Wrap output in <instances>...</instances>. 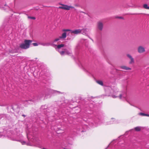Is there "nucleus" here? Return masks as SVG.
<instances>
[{"label": "nucleus", "instance_id": "nucleus-1", "mask_svg": "<svg viewBox=\"0 0 149 149\" xmlns=\"http://www.w3.org/2000/svg\"><path fill=\"white\" fill-rule=\"evenodd\" d=\"M27 138L29 141V142H28V143H26V142L25 141H22L21 140H18L17 138H15V136L14 135H13L10 137V139L13 141H19L20 142L22 145L26 144L28 146H30L31 145L30 141H33V134L30 133H27Z\"/></svg>", "mask_w": 149, "mask_h": 149}, {"label": "nucleus", "instance_id": "nucleus-2", "mask_svg": "<svg viewBox=\"0 0 149 149\" xmlns=\"http://www.w3.org/2000/svg\"><path fill=\"white\" fill-rule=\"evenodd\" d=\"M32 42L31 40H25L24 43L20 45V47L22 49H26L29 48L30 44Z\"/></svg>", "mask_w": 149, "mask_h": 149}, {"label": "nucleus", "instance_id": "nucleus-3", "mask_svg": "<svg viewBox=\"0 0 149 149\" xmlns=\"http://www.w3.org/2000/svg\"><path fill=\"white\" fill-rule=\"evenodd\" d=\"M60 54L63 55L64 54H66L68 55H70L72 54V52L70 50H68L66 49H65L64 50L61 51V52H59Z\"/></svg>", "mask_w": 149, "mask_h": 149}, {"label": "nucleus", "instance_id": "nucleus-4", "mask_svg": "<svg viewBox=\"0 0 149 149\" xmlns=\"http://www.w3.org/2000/svg\"><path fill=\"white\" fill-rule=\"evenodd\" d=\"M62 6H59V8L60 9H63L64 10H69L70 8H74V7L71 6H68L67 5L62 4Z\"/></svg>", "mask_w": 149, "mask_h": 149}, {"label": "nucleus", "instance_id": "nucleus-5", "mask_svg": "<svg viewBox=\"0 0 149 149\" xmlns=\"http://www.w3.org/2000/svg\"><path fill=\"white\" fill-rule=\"evenodd\" d=\"M127 57L129 58L130 61L129 62V63L130 64H132L134 63V60L132 56L129 54H127Z\"/></svg>", "mask_w": 149, "mask_h": 149}, {"label": "nucleus", "instance_id": "nucleus-6", "mask_svg": "<svg viewBox=\"0 0 149 149\" xmlns=\"http://www.w3.org/2000/svg\"><path fill=\"white\" fill-rule=\"evenodd\" d=\"M137 51L140 54L143 53L145 52V48L142 46H139L138 47Z\"/></svg>", "mask_w": 149, "mask_h": 149}, {"label": "nucleus", "instance_id": "nucleus-7", "mask_svg": "<svg viewBox=\"0 0 149 149\" xmlns=\"http://www.w3.org/2000/svg\"><path fill=\"white\" fill-rule=\"evenodd\" d=\"M105 90L108 93H112L115 92L114 90L110 87H106Z\"/></svg>", "mask_w": 149, "mask_h": 149}, {"label": "nucleus", "instance_id": "nucleus-8", "mask_svg": "<svg viewBox=\"0 0 149 149\" xmlns=\"http://www.w3.org/2000/svg\"><path fill=\"white\" fill-rule=\"evenodd\" d=\"M97 27L99 30L102 31L103 27V24L102 22L100 21L99 22L97 23Z\"/></svg>", "mask_w": 149, "mask_h": 149}, {"label": "nucleus", "instance_id": "nucleus-9", "mask_svg": "<svg viewBox=\"0 0 149 149\" xmlns=\"http://www.w3.org/2000/svg\"><path fill=\"white\" fill-rule=\"evenodd\" d=\"M55 47L56 50L59 52L61 51H60L59 49L62 48L64 47L65 45L63 44H61L58 45H55Z\"/></svg>", "mask_w": 149, "mask_h": 149}, {"label": "nucleus", "instance_id": "nucleus-10", "mask_svg": "<svg viewBox=\"0 0 149 149\" xmlns=\"http://www.w3.org/2000/svg\"><path fill=\"white\" fill-rule=\"evenodd\" d=\"M82 30L80 29H76L71 31V33L74 34H78L82 32Z\"/></svg>", "mask_w": 149, "mask_h": 149}, {"label": "nucleus", "instance_id": "nucleus-11", "mask_svg": "<svg viewBox=\"0 0 149 149\" xmlns=\"http://www.w3.org/2000/svg\"><path fill=\"white\" fill-rule=\"evenodd\" d=\"M127 97L126 94L125 92H123L120 95L119 98L121 99H125Z\"/></svg>", "mask_w": 149, "mask_h": 149}, {"label": "nucleus", "instance_id": "nucleus-12", "mask_svg": "<svg viewBox=\"0 0 149 149\" xmlns=\"http://www.w3.org/2000/svg\"><path fill=\"white\" fill-rule=\"evenodd\" d=\"M120 68L123 70H131V68L127 67L125 66H121L120 67Z\"/></svg>", "mask_w": 149, "mask_h": 149}, {"label": "nucleus", "instance_id": "nucleus-13", "mask_svg": "<svg viewBox=\"0 0 149 149\" xmlns=\"http://www.w3.org/2000/svg\"><path fill=\"white\" fill-rule=\"evenodd\" d=\"M66 33L65 32L62 34L61 36H60V38L61 39H65L66 38Z\"/></svg>", "mask_w": 149, "mask_h": 149}, {"label": "nucleus", "instance_id": "nucleus-14", "mask_svg": "<svg viewBox=\"0 0 149 149\" xmlns=\"http://www.w3.org/2000/svg\"><path fill=\"white\" fill-rule=\"evenodd\" d=\"M61 39V38H60V37H59L55 38L54 40H53L52 41V43L54 44L56 42L60 40Z\"/></svg>", "mask_w": 149, "mask_h": 149}, {"label": "nucleus", "instance_id": "nucleus-15", "mask_svg": "<svg viewBox=\"0 0 149 149\" xmlns=\"http://www.w3.org/2000/svg\"><path fill=\"white\" fill-rule=\"evenodd\" d=\"M96 81L97 84L101 86H103V85L102 81L101 80H97Z\"/></svg>", "mask_w": 149, "mask_h": 149}, {"label": "nucleus", "instance_id": "nucleus-16", "mask_svg": "<svg viewBox=\"0 0 149 149\" xmlns=\"http://www.w3.org/2000/svg\"><path fill=\"white\" fill-rule=\"evenodd\" d=\"M135 130L137 131H139L141 130V127H137L135 128Z\"/></svg>", "mask_w": 149, "mask_h": 149}, {"label": "nucleus", "instance_id": "nucleus-17", "mask_svg": "<svg viewBox=\"0 0 149 149\" xmlns=\"http://www.w3.org/2000/svg\"><path fill=\"white\" fill-rule=\"evenodd\" d=\"M143 7L145 9H149V6H148L147 4H144Z\"/></svg>", "mask_w": 149, "mask_h": 149}, {"label": "nucleus", "instance_id": "nucleus-18", "mask_svg": "<svg viewBox=\"0 0 149 149\" xmlns=\"http://www.w3.org/2000/svg\"><path fill=\"white\" fill-rule=\"evenodd\" d=\"M62 31H63L64 32L70 31L71 33V31H72V30L69 29H63Z\"/></svg>", "mask_w": 149, "mask_h": 149}, {"label": "nucleus", "instance_id": "nucleus-19", "mask_svg": "<svg viewBox=\"0 0 149 149\" xmlns=\"http://www.w3.org/2000/svg\"><path fill=\"white\" fill-rule=\"evenodd\" d=\"M81 30H82V32H81V33H82V34H86V29H81Z\"/></svg>", "mask_w": 149, "mask_h": 149}, {"label": "nucleus", "instance_id": "nucleus-20", "mask_svg": "<svg viewBox=\"0 0 149 149\" xmlns=\"http://www.w3.org/2000/svg\"><path fill=\"white\" fill-rule=\"evenodd\" d=\"M28 18L29 19H36V18L35 17H33L28 16Z\"/></svg>", "mask_w": 149, "mask_h": 149}, {"label": "nucleus", "instance_id": "nucleus-21", "mask_svg": "<svg viewBox=\"0 0 149 149\" xmlns=\"http://www.w3.org/2000/svg\"><path fill=\"white\" fill-rule=\"evenodd\" d=\"M114 123L113 122V121L111 120L109 122V123L107 124L109 125L110 124H112Z\"/></svg>", "mask_w": 149, "mask_h": 149}, {"label": "nucleus", "instance_id": "nucleus-22", "mask_svg": "<svg viewBox=\"0 0 149 149\" xmlns=\"http://www.w3.org/2000/svg\"><path fill=\"white\" fill-rule=\"evenodd\" d=\"M139 115L142 116H146V114L144 113H139Z\"/></svg>", "mask_w": 149, "mask_h": 149}, {"label": "nucleus", "instance_id": "nucleus-23", "mask_svg": "<svg viewBox=\"0 0 149 149\" xmlns=\"http://www.w3.org/2000/svg\"><path fill=\"white\" fill-rule=\"evenodd\" d=\"M33 45L34 46H37L38 45V44L37 43H33Z\"/></svg>", "mask_w": 149, "mask_h": 149}, {"label": "nucleus", "instance_id": "nucleus-24", "mask_svg": "<svg viewBox=\"0 0 149 149\" xmlns=\"http://www.w3.org/2000/svg\"><path fill=\"white\" fill-rule=\"evenodd\" d=\"M111 96L113 98H116V97H118V96H116L115 95H112Z\"/></svg>", "mask_w": 149, "mask_h": 149}, {"label": "nucleus", "instance_id": "nucleus-25", "mask_svg": "<svg viewBox=\"0 0 149 149\" xmlns=\"http://www.w3.org/2000/svg\"><path fill=\"white\" fill-rule=\"evenodd\" d=\"M5 6L6 8L3 9L4 10H6V9H7L8 8V6H7L6 4L5 5Z\"/></svg>", "mask_w": 149, "mask_h": 149}, {"label": "nucleus", "instance_id": "nucleus-26", "mask_svg": "<svg viewBox=\"0 0 149 149\" xmlns=\"http://www.w3.org/2000/svg\"><path fill=\"white\" fill-rule=\"evenodd\" d=\"M55 93H61V92H59V91H55Z\"/></svg>", "mask_w": 149, "mask_h": 149}, {"label": "nucleus", "instance_id": "nucleus-27", "mask_svg": "<svg viewBox=\"0 0 149 149\" xmlns=\"http://www.w3.org/2000/svg\"><path fill=\"white\" fill-rule=\"evenodd\" d=\"M31 101V100L26 101L25 103H29V102H30Z\"/></svg>", "mask_w": 149, "mask_h": 149}, {"label": "nucleus", "instance_id": "nucleus-28", "mask_svg": "<svg viewBox=\"0 0 149 149\" xmlns=\"http://www.w3.org/2000/svg\"><path fill=\"white\" fill-rule=\"evenodd\" d=\"M45 106H42L41 107V109H44V107Z\"/></svg>", "mask_w": 149, "mask_h": 149}, {"label": "nucleus", "instance_id": "nucleus-29", "mask_svg": "<svg viewBox=\"0 0 149 149\" xmlns=\"http://www.w3.org/2000/svg\"><path fill=\"white\" fill-rule=\"evenodd\" d=\"M146 116H149V114H146Z\"/></svg>", "mask_w": 149, "mask_h": 149}, {"label": "nucleus", "instance_id": "nucleus-30", "mask_svg": "<svg viewBox=\"0 0 149 149\" xmlns=\"http://www.w3.org/2000/svg\"><path fill=\"white\" fill-rule=\"evenodd\" d=\"M1 135V136H2V134L1 132H0V135Z\"/></svg>", "mask_w": 149, "mask_h": 149}, {"label": "nucleus", "instance_id": "nucleus-31", "mask_svg": "<svg viewBox=\"0 0 149 149\" xmlns=\"http://www.w3.org/2000/svg\"><path fill=\"white\" fill-rule=\"evenodd\" d=\"M49 45L48 44H46L45 45H46V46H48Z\"/></svg>", "mask_w": 149, "mask_h": 149}, {"label": "nucleus", "instance_id": "nucleus-32", "mask_svg": "<svg viewBox=\"0 0 149 149\" xmlns=\"http://www.w3.org/2000/svg\"><path fill=\"white\" fill-rule=\"evenodd\" d=\"M120 19H122V17H120Z\"/></svg>", "mask_w": 149, "mask_h": 149}, {"label": "nucleus", "instance_id": "nucleus-33", "mask_svg": "<svg viewBox=\"0 0 149 149\" xmlns=\"http://www.w3.org/2000/svg\"><path fill=\"white\" fill-rule=\"evenodd\" d=\"M17 137L18 136V134H17Z\"/></svg>", "mask_w": 149, "mask_h": 149}, {"label": "nucleus", "instance_id": "nucleus-34", "mask_svg": "<svg viewBox=\"0 0 149 149\" xmlns=\"http://www.w3.org/2000/svg\"><path fill=\"white\" fill-rule=\"evenodd\" d=\"M111 119L112 120H113L114 119L113 118H112Z\"/></svg>", "mask_w": 149, "mask_h": 149}, {"label": "nucleus", "instance_id": "nucleus-35", "mask_svg": "<svg viewBox=\"0 0 149 149\" xmlns=\"http://www.w3.org/2000/svg\"><path fill=\"white\" fill-rule=\"evenodd\" d=\"M32 101H33V102H34V100H32Z\"/></svg>", "mask_w": 149, "mask_h": 149}, {"label": "nucleus", "instance_id": "nucleus-36", "mask_svg": "<svg viewBox=\"0 0 149 149\" xmlns=\"http://www.w3.org/2000/svg\"><path fill=\"white\" fill-rule=\"evenodd\" d=\"M1 135H0V137H1Z\"/></svg>", "mask_w": 149, "mask_h": 149}, {"label": "nucleus", "instance_id": "nucleus-37", "mask_svg": "<svg viewBox=\"0 0 149 149\" xmlns=\"http://www.w3.org/2000/svg\"><path fill=\"white\" fill-rule=\"evenodd\" d=\"M106 149H107V148H106Z\"/></svg>", "mask_w": 149, "mask_h": 149}]
</instances>
